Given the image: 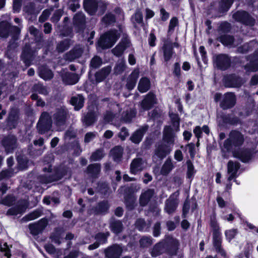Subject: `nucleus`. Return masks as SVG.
<instances>
[{
  "mask_svg": "<svg viewBox=\"0 0 258 258\" xmlns=\"http://www.w3.org/2000/svg\"><path fill=\"white\" fill-rule=\"evenodd\" d=\"M67 114L68 112L64 107L58 108L53 115L52 121L48 113H43L37 124L38 130L41 134L44 133L50 129L52 123L60 128L65 124Z\"/></svg>",
  "mask_w": 258,
  "mask_h": 258,
  "instance_id": "obj_1",
  "label": "nucleus"
},
{
  "mask_svg": "<svg viewBox=\"0 0 258 258\" xmlns=\"http://www.w3.org/2000/svg\"><path fill=\"white\" fill-rule=\"evenodd\" d=\"M113 112L108 111L104 116V120L106 122H115L119 120L127 123L131 121L135 116L136 112L133 109H127L121 113V109L118 104L113 105Z\"/></svg>",
  "mask_w": 258,
  "mask_h": 258,
  "instance_id": "obj_2",
  "label": "nucleus"
},
{
  "mask_svg": "<svg viewBox=\"0 0 258 258\" xmlns=\"http://www.w3.org/2000/svg\"><path fill=\"white\" fill-rule=\"evenodd\" d=\"M175 137L173 129L170 126H166L164 131L163 140L168 145H159L155 151V155L162 159L169 154L172 150Z\"/></svg>",
  "mask_w": 258,
  "mask_h": 258,
  "instance_id": "obj_3",
  "label": "nucleus"
},
{
  "mask_svg": "<svg viewBox=\"0 0 258 258\" xmlns=\"http://www.w3.org/2000/svg\"><path fill=\"white\" fill-rule=\"evenodd\" d=\"M243 142L244 137L241 133L233 131L230 133L229 138L225 141L222 150L223 152H228L234 150L235 148L241 146Z\"/></svg>",
  "mask_w": 258,
  "mask_h": 258,
  "instance_id": "obj_4",
  "label": "nucleus"
},
{
  "mask_svg": "<svg viewBox=\"0 0 258 258\" xmlns=\"http://www.w3.org/2000/svg\"><path fill=\"white\" fill-rule=\"evenodd\" d=\"M120 35V32L119 31H109L100 37L97 45L103 49L110 48L115 44Z\"/></svg>",
  "mask_w": 258,
  "mask_h": 258,
  "instance_id": "obj_5",
  "label": "nucleus"
},
{
  "mask_svg": "<svg viewBox=\"0 0 258 258\" xmlns=\"http://www.w3.org/2000/svg\"><path fill=\"white\" fill-rule=\"evenodd\" d=\"M122 252V247L116 244H113L104 250L106 258H120Z\"/></svg>",
  "mask_w": 258,
  "mask_h": 258,
  "instance_id": "obj_6",
  "label": "nucleus"
},
{
  "mask_svg": "<svg viewBox=\"0 0 258 258\" xmlns=\"http://www.w3.org/2000/svg\"><path fill=\"white\" fill-rule=\"evenodd\" d=\"M233 18L239 22L248 25H252L254 23V20L246 12L238 11L233 15Z\"/></svg>",
  "mask_w": 258,
  "mask_h": 258,
  "instance_id": "obj_7",
  "label": "nucleus"
},
{
  "mask_svg": "<svg viewBox=\"0 0 258 258\" xmlns=\"http://www.w3.org/2000/svg\"><path fill=\"white\" fill-rule=\"evenodd\" d=\"M131 46V42L126 38L122 39L121 41L113 49L112 53L117 56H119L123 53L124 51Z\"/></svg>",
  "mask_w": 258,
  "mask_h": 258,
  "instance_id": "obj_8",
  "label": "nucleus"
},
{
  "mask_svg": "<svg viewBox=\"0 0 258 258\" xmlns=\"http://www.w3.org/2000/svg\"><path fill=\"white\" fill-rule=\"evenodd\" d=\"M48 222L46 219H41L38 222L29 225V229L33 235L41 233L46 227Z\"/></svg>",
  "mask_w": 258,
  "mask_h": 258,
  "instance_id": "obj_9",
  "label": "nucleus"
},
{
  "mask_svg": "<svg viewBox=\"0 0 258 258\" xmlns=\"http://www.w3.org/2000/svg\"><path fill=\"white\" fill-rule=\"evenodd\" d=\"M178 195V192H176L166 201L165 210L168 214L173 213L176 210L178 204L176 198Z\"/></svg>",
  "mask_w": 258,
  "mask_h": 258,
  "instance_id": "obj_10",
  "label": "nucleus"
},
{
  "mask_svg": "<svg viewBox=\"0 0 258 258\" xmlns=\"http://www.w3.org/2000/svg\"><path fill=\"white\" fill-rule=\"evenodd\" d=\"M233 154L234 157L240 159L243 162L248 161L252 156L251 151L248 149L234 150L233 151Z\"/></svg>",
  "mask_w": 258,
  "mask_h": 258,
  "instance_id": "obj_11",
  "label": "nucleus"
},
{
  "mask_svg": "<svg viewBox=\"0 0 258 258\" xmlns=\"http://www.w3.org/2000/svg\"><path fill=\"white\" fill-rule=\"evenodd\" d=\"M103 6L101 2L98 3L95 0H84V7L85 10L91 15H94L98 7Z\"/></svg>",
  "mask_w": 258,
  "mask_h": 258,
  "instance_id": "obj_12",
  "label": "nucleus"
},
{
  "mask_svg": "<svg viewBox=\"0 0 258 258\" xmlns=\"http://www.w3.org/2000/svg\"><path fill=\"white\" fill-rule=\"evenodd\" d=\"M235 103V97L232 93H227L225 94L223 99L221 103V106L224 109L233 107Z\"/></svg>",
  "mask_w": 258,
  "mask_h": 258,
  "instance_id": "obj_13",
  "label": "nucleus"
},
{
  "mask_svg": "<svg viewBox=\"0 0 258 258\" xmlns=\"http://www.w3.org/2000/svg\"><path fill=\"white\" fill-rule=\"evenodd\" d=\"M145 166V163L141 158H136L133 160L131 164V173L136 174L138 172L141 171Z\"/></svg>",
  "mask_w": 258,
  "mask_h": 258,
  "instance_id": "obj_14",
  "label": "nucleus"
},
{
  "mask_svg": "<svg viewBox=\"0 0 258 258\" xmlns=\"http://www.w3.org/2000/svg\"><path fill=\"white\" fill-rule=\"evenodd\" d=\"M215 63L216 66L222 70L227 69L230 63V60L227 55L225 54H220L215 58Z\"/></svg>",
  "mask_w": 258,
  "mask_h": 258,
  "instance_id": "obj_15",
  "label": "nucleus"
},
{
  "mask_svg": "<svg viewBox=\"0 0 258 258\" xmlns=\"http://www.w3.org/2000/svg\"><path fill=\"white\" fill-rule=\"evenodd\" d=\"M155 103V95L152 93H149L142 102L141 106L143 110H148Z\"/></svg>",
  "mask_w": 258,
  "mask_h": 258,
  "instance_id": "obj_16",
  "label": "nucleus"
},
{
  "mask_svg": "<svg viewBox=\"0 0 258 258\" xmlns=\"http://www.w3.org/2000/svg\"><path fill=\"white\" fill-rule=\"evenodd\" d=\"M140 71L139 69L134 70L127 79L126 87L129 90H132L135 86L139 78Z\"/></svg>",
  "mask_w": 258,
  "mask_h": 258,
  "instance_id": "obj_17",
  "label": "nucleus"
},
{
  "mask_svg": "<svg viewBox=\"0 0 258 258\" xmlns=\"http://www.w3.org/2000/svg\"><path fill=\"white\" fill-rule=\"evenodd\" d=\"M239 168V164L238 163L233 162L231 161H229L228 163V180L230 181L236 177V174Z\"/></svg>",
  "mask_w": 258,
  "mask_h": 258,
  "instance_id": "obj_18",
  "label": "nucleus"
},
{
  "mask_svg": "<svg viewBox=\"0 0 258 258\" xmlns=\"http://www.w3.org/2000/svg\"><path fill=\"white\" fill-rule=\"evenodd\" d=\"M147 130V126H143L135 132L131 137V140L135 144H139L142 140L145 133Z\"/></svg>",
  "mask_w": 258,
  "mask_h": 258,
  "instance_id": "obj_19",
  "label": "nucleus"
},
{
  "mask_svg": "<svg viewBox=\"0 0 258 258\" xmlns=\"http://www.w3.org/2000/svg\"><path fill=\"white\" fill-rule=\"evenodd\" d=\"M172 46L170 42H165L162 47L164 58L165 61H167L171 58L173 51Z\"/></svg>",
  "mask_w": 258,
  "mask_h": 258,
  "instance_id": "obj_20",
  "label": "nucleus"
},
{
  "mask_svg": "<svg viewBox=\"0 0 258 258\" xmlns=\"http://www.w3.org/2000/svg\"><path fill=\"white\" fill-rule=\"evenodd\" d=\"M82 52V48L79 46H77L65 55V59L69 61H73L79 57Z\"/></svg>",
  "mask_w": 258,
  "mask_h": 258,
  "instance_id": "obj_21",
  "label": "nucleus"
},
{
  "mask_svg": "<svg viewBox=\"0 0 258 258\" xmlns=\"http://www.w3.org/2000/svg\"><path fill=\"white\" fill-rule=\"evenodd\" d=\"M154 190L153 189H147L143 192L140 198V204L144 206L147 204L151 198L153 197Z\"/></svg>",
  "mask_w": 258,
  "mask_h": 258,
  "instance_id": "obj_22",
  "label": "nucleus"
},
{
  "mask_svg": "<svg viewBox=\"0 0 258 258\" xmlns=\"http://www.w3.org/2000/svg\"><path fill=\"white\" fill-rule=\"evenodd\" d=\"M78 75L74 73H67L62 76V80L64 83L68 85H73L79 81Z\"/></svg>",
  "mask_w": 258,
  "mask_h": 258,
  "instance_id": "obj_23",
  "label": "nucleus"
},
{
  "mask_svg": "<svg viewBox=\"0 0 258 258\" xmlns=\"http://www.w3.org/2000/svg\"><path fill=\"white\" fill-rule=\"evenodd\" d=\"M16 142L15 137L11 136L5 139L3 141V145L8 152H10L14 147Z\"/></svg>",
  "mask_w": 258,
  "mask_h": 258,
  "instance_id": "obj_24",
  "label": "nucleus"
},
{
  "mask_svg": "<svg viewBox=\"0 0 258 258\" xmlns=\"http://www.w3.org/2000/svg\"><path fill=\"white\" fill-rule=\"evenodd\" d=\"M150 87V82L149 79L146 77L142 78L138 84V90L141 93L147 92Z\"/></svg>",
  "mask_w": 258,
  "mask_h": 258,
  "instance_id": "obj_25",
  "label": "nucleus"
},
{
  "mask_svg": "<svg viewBox=\"0 0 258 258\" xmlns=\"http://www.w3.org/2000/svg\"><path fill=\"white\" fill-rule=\"evenodd\" d=\"M71 102L75 110H78L83 106L84 98L82 95H78L72 98Z\"/></svg>",
  "mask_w": 258,
  "mask_h": 258,
  "instance_id": "obj_26",
  "label": "nucleus"
},
{
  "mask_svg": "<svg viewBox=\"0 0 258 258\" xmlns=\"http://www.w3.org/2000/svg\"><path fill=\"white\" fill-rule=\"evenodd\" d=\"M211 225L212 227L214 232L213 236L214 238V242H219L220 240L221 233L219 231V227L218 223L215 220V217L211 219Z\"/></svg>",
  "mask_w": 258,
  "mask_h": 258,
  "instance_id": "obj_27",
  "label": "nucleus"
},
{
  "mask_svg": "<svg viewBox=\"0 0 258 258\" xmlns=\"http://www.w3.org/2000/svg\"><path fill=\"white\" fill-rule=\"evenodd\" d=\"M32 57V54L29 46H25L22 52V58L26 66L30 65Z\"/></svg>",
  "mask_w": 258,
  "mask_h": 258,
  "instance_id": "obj_28",
  "label": "nucleus"
},
{
  "mask_svg": "<svg viewBox=\"0 0 258 258\" xmlns=\"http://www.w3.org/2000/svg\"><path fill=\"white\" fill-rule=\"evenodd\" d=\"M166 243H156L153 246L151 254L152 257H155L163 252V249Z\"/></svg>",
  "mask_w": 258,
  "mask_h": 258,
  "instance_id": "obj_29",
  "label": "nucleus"
},
{
  "mask_svg": "<svg viewBox=\"0 0 258 258\" xmlns=\"http://www.w3.org/2000/svg\"><path fill=\"white\" fill-rule=\"evenodd\" d=\"M180 243H165L166 252L170 256L176 255L179 248Z\"/></svg>",
  "mask_w": 258,
  "mask_h": 258,
  "instance_id": "obj_30",
  "label": "nucleus"
},
{
  "mask_svg": "<svg viewBox=\"0 0 258 258\" xmlns=\"http://www.w3.org/2000/svg\"><path fill=\"white\" fill-rule=\"evenodd\" d=\"M27 206L28 205L26 203L23 205H19L16 207L10 209L8 211L7 214L10 215H16L19 214L23 213L25 211Z\"/></svg>",
  "mask_w": 258,
  "mask_h": 258,
  "instance_id": "obj_31",
  "label": "nucleus"
},
{
  "mask_svg": "<svg viewBox=\"0 0 258 258\" xmlns=\"http://www.w3.org/2000/svg\"><path fill=\"white\" fill-rule=\"evenodd\" d=\"M123 148L120 146H117L112 149L110 151V155L113 159L116 161H119L122 157Z\"/></svg>",
  "mask_w": 258,
  "mask_h": 258,
  "instance_id": "obj_32",
  "label": "nucleus"
},
{
  "mask_svg": "<svg viewBox=\"0 0 258 258\" xmlns=\"http://www.w3.org/2000/svg\"><path fill=\"white\" fill-rule=\"evenodd\" d=\"M111 67H107L96 74L95 77L97 82H100L103 80L110 73Z\"/></svg>",
  "mask_w": 258,
  "mask_h": 258,
  "instance_id": "obj_33",
  "label": "nucleus"
},
{
  "mask_svg": "<svg viewBox=\"0 0 258 258\" xmlns=\"http://www.w3.org/2000/svg\"><path fill=\"white\" fill-rule=\"evenodd\" d=\"M39 76L45 80L51 79L53 77L52 72L45 67H41L39 68Z\"/></svg>",
  "mask_w": 258,
  "mask_h": 258,
  "instance_id": "obj_34",
  "label": "nucleus"
},
{
  "mask_svg": "<svg viewBox=\"0 0 258 258\" xmlns=\"http://www.w3.org/2000/svg\"><path fill=\"white\" fill-rule=\"evenodd\" d=\"M246 69L252 72L258 71V50L255 52L249 65L246 66Z\"/></svg>",
  "mask_w": 258,
  "mask_h": 258,
  "instance_id": "obj_35",
  "label": "nucleus"
},
{
  "mask_svg": "<svg viewBox=\"0 0 258 258\" xmlns=\"http://www.w3.org/2000/svg\"><path fill=\"white\" fill-rule=\"evenodd\" d=\"M132 22L135 27L138 25H142L143 24V15L140 10H137L134 16L132 17Z\"/></svg>",
  "mask_w": 258,
  "mask_h": 258,
  "instance_id": "obj_36",
  "label": "nucleus"
},
{
  "mask_svg": "<svg viewBox=\"0 0 258 258\" xmlns=\"http://www.w3.org/2000/svg\"><path fill=\"white\" fill-rule=\"evenodd\" d=\"M173 168V165L170 159H167L162 167L161 173L163 175L168 174Z\"/></svg>",
  "mask_w": 258,
  "mask_h": 258,
  "instance_id": "obj_37",
  "label": "nucleus"
},
{
  "mask_svg": "<svg viewBox=\"0 0 258 258\" xmlns=\"http://www.w3.org/2000/svg\"><path fill=\"white\" fill-rule=\"evenodd\" d=\"M100 171V166L99 164L90 165L88 167V172L92 177H95Z\"/></svg>",
  "mask_w": 258,
  "mask_h": 258,
  "instance_id": "obj_38",
  "label": "nucleus"
},
{
  "mask_svg": "<svg viewBox=\"0 0 258 258\" xmlns=\"http://www.w3.org/2000/svg\"><path fill=\"white\" fill-rule=\"evenodd\" d=\"M126 65L125 61L124 59L119 60L114 69L115 73L116 74H119L122 73L125 69Z\"/></svg>",
  "mask_w": 258,
  "mask_h": 258,
  "instance_id": "obj_39",
  "label": "nucleus"
},
{
  "mask_svg": "<svg viewBox=\"0 0 258 258\" xmlns=\"http://www.w3.org/2000/svg\"><path fill=\"white\" fill-rule=\"evenodd\" d=\"M230 80L231 83L229 86L232 87H239L244 82L241 79L236 76H231Z\"/></svg>",
  "mask_w": 258,
  "mask_h": 258,
  "instance_id": "obj_40",
  "label": "nucleus"
},
{
  "mask_svg": "<svg viewBox=\"0 0 258 258\" xmlns=\"http://www.w3.org/2000/svg\"><path fill=\"white\" fill-rule=\"evenodd\" d=\"M150 226V223L147 224L142 219H138L136 223V226L140 231H146Z\"/></svg>",
  "mask_w": 258,
  "mask_h": 258,
  "instance_id": "obj_41",
  "label": "nucleus"
},
{
  "mask_svg": "<svg viewBox=\"0 0 258 258\" xmlns=\"http://www.w3.org/2000/svg\"><path fill=\"white\" fill-rule=\"evenodd\" d=\"M111 228L113 232L118 233L121 231L122 225L121 223L119 221H113L111 223Z\"/></svg>",
  "mask_w": 258,
  "mask_h": 258,
  "instance_id": "obj_42",
  "label": "nucleus"
},
{
  "mask_svg": "<svg viewBox=\"0 0 258 258\" xmlns=\"http://www.w3.org/2000/svg\"><path fill=\"white\" fill-rule=\"evenodd\" d=\"M42 211L40 210H36L25 217L27 221L34 220L41 215Z\"/></svg>",
  "mask_w": 258,
  "mask_h": 258,
  "instance_id": "obj_43",
  "label": "nucleus"
},
{
  "mask_svg": "<svg viewBox=\"0 0 258 258\" xmlns=\"http://www.w3.org/2000/svg\"><path fill=\"white\" fill-rule=\"evenodd\" d=\"M8 35V24L7 22H2L0 23V36L6 37Z\"/></svg>",
  "mask_w": 258,
  "mask_h": 258,
  "instance_id": "obj_44",
  "label": "nucleus"
},
{
  "mask_svg": "<svg viewBox=\"0 0 258 258\" xmlns=\"http://www.w3.org/2000/svg\"><path fill=\"white\" fill-rule=\"evenodd\" d=\"M95 116L93 113L90 112L85 116L83 122L87 125L92 124L95 121Z\"/></svg>",
  "mask_w": 258,
  "mask_h": 258,
  "instance_id": "obj_45",
  "label": "nucleus"
},
{
  "mask_svg": "<svg viewBox=\"0 0 258 258\" xmlns=\"http://www.w3.org/2000/svg\"><path fill=\"white\" fill-rule=\"evenodd\" d=\"M104 156L103 150L98 149L94 152L91 156L92 161H97L101 159Z\"/></svg>",
  "mask_w": 258,
  "mask_h": 258,
  "instance_id": "obj_46",
  "label": "nucleus"
},
{
  "mask_svg": "<svg viewBox=\"0 0 258 258\" xmlns=\"http://www.w3.org/2000/svg\"><path fill=\"white\" fill-rule=\"evenodd\" d=\"M170 117L174 127V130L176 132H178L179 128V119L178 115L176 114H170Z\"/></svg>",
  "mask_w": 258,
  "mask_h": 258,
  "instance_id": "obj_47",
  "label": "nucleus"
},
{
  "mask_svg": "<svg viewBox=\"0 0 258 258\" xmlns=\"http://www.w3.org/2000/svg\"><path fill=\"white\" fill-rule=\"evenodd\" d=\"M74 21L76 25L83 24L85 22V16L82 13H78L75 15Z\"/></svg>",
  "mask_w": 258,
  "mask_h": 258,
  "instance_id": "obj_48",
  "label": "nucleus"
},
{
  "mask_svg": "<svg viewBox=\"0 0 258 258\" xmlns=\"http://www.w3.org/2000/svg\"><path fill=\"white\" fill-rule=\"evenodd\" d=\"M2 243H0V250L1 251H4L5 252L4 255L8 258H11L12 255L11 251L9 246L8 245V243H4V248L2 247Z\"/></svg>",
  "mask_w": 258,
  "mask_h": 258,
  "instance_id": "obj_49",
  "label": "nucleus"
},
{
  "mask_svg": "<svg viewBox=\"0 0 258 258\" xmlns=\"http://www.w3.org/2000/svg\"><path fill=\"white\" fill-rule=\"evenodd\" d=\"M62 234V231L60 229H56L52 233L50 238L52 240L58 241L59 238L61 237Z\"/></svg>",
  "mask_w": 258,
  "mask_h": 258,
  "instance_id": "obj_50",
  "label": "nucleus"
},
{
  "mask_svg": "<svg viewBox=\"0 0 258 258\" xmlns=\"http://www.w3.org/2000/svg\"><path fill=\"white\" fill-rule=\"evenodd\" d=\"M45 251L49 254H55L56 251V248L52 244V243H47L44 246Z\"/></svg>",
  "mask_w": 258,
  "mask_h": 258,
  "instance_id": "obj_51",
  "label": "nucleus"
},
{
  "mask_svg": "<svg viewBox=\"0 0 258 258\" xmlns=\"http://www.w3.org/2000/svg\"><path fill=\"white\" fill-rule=\"evenodd\" d=\"M70 44L68 40H66L58 44L57 49L59 52H63L69 47Z\"/></svg>",
  "mask_w": 258,
  "mask_h": 258,
  "instance_id": "obj_52",
  "label": "nucleus"
},
{
  "mask_svg": "<svg viewBox=\"0 0 258 258\" xmlns=\"http://www.w3.org/2000/svg\"><path fill=\"white\" fill-rule=\"evenodd\" d=\"M187 165V176L188 178H191L195 174V170L193 164L190 160L186 162Z\"/></svg>",
  "mask_w": 258,
  "mask_h": 258,
  "instance_id": "obj_53",
  "label": "nucleus"
},
{
  "mask_svg": "<svg viewBox=\"0 0 258 258\" xmlns=\"http://www.w3.org/2000/svg\"><path fill=\"white\" fill-rule=\"evenodd\" d=\"M221 42L225 45H229L233 43L234 39L231 36H224L221 38Z\"/></svg>",
  "mask_w": 258,
  "mask_h": 258,
  "instance_id": "obj_54",
  "label": "nucleus"
},
{
  "mask_svg": "<svg viewBox=\"0 0 258 258\" xmlns=\"http://www.w3.org/2000/svg\"><path fill=\"white\" fill-rule=\"evenodd\" d=\"M236 234L237 230L234 229L227 230L225 232V234L227 239L229 241L231 240L235 236Z\"/></svg>",
  "mask_w": 258,
  "mask_h": 258,
  "instance_id": "obj_55",
  "label": "nucleus"
},
{
  "mask_svg": "<svg viewBox=\"0 0 258 258\" xmlns=\"http://www.w3.org/2000/svg\"><path fill=\"white\" fill-rule=\"evenodd\" d=\"M233 0H222L221 3V9L223 11H227L232 5Z\"/></svg>",
  "mask_w": 258,
  "mask_h": 258,
  "instance_id": "obj_56",
  "label": "nucleus"
},
{
  "mask_svg": "<svg viewBox=\"0 0 258 258\" xmlns=\"http://www.w3.org/2000/svg\"><path fill=\"white\" fill-rule=\"evenodd\" d=\"M97 133L96 132L87 133L85 136L84 142L86 143H89L96 137Z\"/></svg>",
  "mask_w": 258,
  "mask_h": 258,
  "instance_id": "obj_57",
  "label": "nucleus"
},
{
  "mask_svg": "<svg viewBox=\"0 0 258 258\" xmlns=\"http://www.w3.org/2000/svg\"><path fill=\"white\" fill-rule=\"evenodd\" d=\"M109 235L108 233H99L97 234L95 236V239L96 242H104L107 240V238Z\"/></svg>",
  "mask_w": 258,
  "mask_h": 258,
  "instance_id": "obj_58",
  "label": "nucleus"
},
{
  "mask_svg": "<svg viewBox=\"0 0 258 258\" xmlns=\"http://www.w3.org/2000/svg\"><path fill=\"white\" fill-rule=\"evenodd\" d=\"M34 89L39 93L43 95H46L48 93V90L47 88L40 84H38L34 86Z\"/></svg>",
  "mask_w": 258,
  "mask_h": 258,
  "instance_id": "obj_59",
  "label": "nucleus"
},
{
  "mask_svg": "<svg viewBox=\"0 0 258 258\" xmlns=\"http://www.w3.org/2000/svg\"><path fill=\"white\" fill-rule=\"evenodd\" d=\"M101 64V59L98 56L94 57L91 61V66L93 68H98Z\"/></svg>",
  "mask_w": 258,
  "mask_h": 258,
  "instance_id": "obj_60",
  "label": "nucleus"
},
{
  "mask_svg": "<svg viewBox=\"0 0 258 258\" xmlns=\"http://www.w3.org/2000/svg\"><path fill=\"white\" fill-rule=\"evenodd\" d=\"M102 21L106 24H109L115 21V18L113 15L109 14L103 17Z\"/></svg>",
  "mask_w": 258,
  "mask_h": 258,
  "instance_id": "obj_61",
  "label": "nucleus"
},
{
  "mask_svg": "<svg viewBox=\"0 0 258 258\" xmlns=\"http://www.w3.org/2000/svg\"><path fill=\"white\" fill-rule=\"evenodd\" d=\"M51 13V10H44L42 15L39 17V21L42 22L45 21L47 18L49 17Z\"/></svg>",
  "mask_w": 258,
  "mask_h": 258,
  "instance_id": "obj_62",
  "label": "nucleus"
},
{
  "mask_svg": "<svg viewBox=\"0 0 258 258\" xmlns=\"http://www.w3.org/2000/svg\"><path fill=\"white\" fill-rule=\"evenodd\" d=\"M108 204L106 202L100 203L98 205V212L103 213L105 212L108 208Z\"/></svg>",
  "mask_w": 258,
  "mask_h": 258,
  "instance_id": "obj_63",
  "label": "nucleus"
},
{
  "mask_svg": "<svg viewBox=\"0 0 258 258\" xmlns=\"http://www.w3.org/2000/svg\"><path fill=\"white\" fill-rule=\"evenodd\" d=\"M128 136V132L125 127H122L119 134V137L122 140H124Z\"/></svg>",
  "mask_w": 258,
  "mask_h": 258,
  "instance_id": "obj_64",
  "label": "nucleus"
}]
</instances>
